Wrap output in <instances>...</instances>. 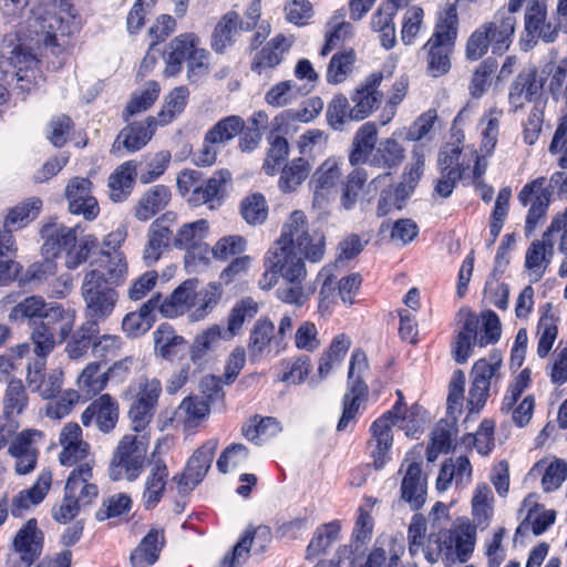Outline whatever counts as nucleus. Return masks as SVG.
<instances>
[{"mask_svg":"<svg viewBox=\"0 0 567 567\" xmlns=\"http://www.w3.org/2000/svg\"><path fill=\"white\" fill-rule=\"evenodd\" d=\"M28 25L31 42L59 55L65 50L68 39L79 30L80 21L70 3L56 4L54 0H48L34 12Z\"/></svg>","mask_w":567,"mask_h":567,"instance_id":"nucleus-1","label":"nucleus"},{"mask_svg":"<svg viewBox=\"0 0 567 567\" xmlns=\"http://www.w3.org/2000/svg\"><path fill=\"white\" fill-rule=\"evenodd\" d=\"M78 229L79 226L68 227L56 221L43 225L41 235L44 239V254L55 256L64 252V265L68 269H76L84 264L96 247L97 238L91 234L78 238Z\"/></svg>","mask_w":567,"mask_h":567,"instance_id":"nucleus-2","label":"nucleus"},{"mask_svg":"<svg viewBox=\"0 0 567 567\" xmlns=\"http://www.w3.org/2000/svg\"><path fill=\"white\" fill-rule=\"evenodd\" d=\"M81 296L85 303V317L89 330L97 332V324L104 322L114 311L118 301V292L103 284V275L99 269H90L84 274Z\"/></svg>","mask_w":567,"mask_h":567,"instance_id":"nucleus-3","label":"nucleus"},{"mask_svg":"<svg viewBox=\"0 0 567 567\" xmlns=\"http://www.w3.org/2000/svg\"><path fill=\"white\" fill-rule=\"evenodd\" d=\"M274 248L298 250L311 261H319L324 255V239L309 233V223L302 210H293L285 221L281 235Z\"/></svg>","mask_w":567,"mask_h":567,"instance_id":"nucleus-4","label":"nucleus"},{"mask_svg":"<svg viewBox=\"0 0 567 567\" xmlns=\"http://www.w3.org/2000/svg\"><path fill=\"white\" fill-rule=\"evenodd\" d=\"M11 322L34 321L38 319L47 320L48 324L61 323L60 336L65 339L75 322V310L64 308L56 302H45L42 297H27L17 303L8 316Z\"/></svg>","mask_w":567,"mask_h":567,"instance_id":"nucleus-5","label":"nucleus"},{"mask_svg":"<svg viewBox=\"0 0 567 567\" xmlns=\"http://www.w3.org/2000/svg\"><path fill=\"white\" fill-rule=\"evenodd\" d=\"M147 434H125L118 442L110 462L112 481H135L142 473L148 451Z\"/></svg>","mask_w":567,"mask_h":567,"instance_id":"nucleus-6","label":"nucleus"},{"mask_svg":"<svg viewBox=\"0 0 567 567\" xmlns=\"http://www.w3.org/2000/svg\"><path fill=\"white\" fill-rule=\"evenodd\" d=\"M502 369L503 357L499 351H493L474 363L467 399L471 413H478L484 408L492 385L502 379Z\"/></svg>","mask_w":567,"mask_h":567,"instance_id":"nucleus-7","label":"nucleus"},{"mask_svg":"<svg viewBox=\"0 0 567 567\" xmlns=\"http://www.w3.org/2000/svg\"><path fill=\"white\" fill-rule=\"evenodd\" d=\"M530 384L532 371L529 368H525L508 383L501 402V413L511 415L512 421L518 427L526 426L534 414L535 396L533 394H527L519 401Z\"/></svg>","mask_w":567,"mask_h":567,"instance_id":"nucleus-8","label":"nucleus"},{"mask_svg":"<svg viewBox=\"0 0 567 567\" xmlns=\"http://www.w3.org/2000/svg\"><path fill=\"white\" fill-rule=\"evenodd\" d=\"M163 58L168 66H185L188 71L210 66V52L200 47L199 38L193 32L175 37L168 43Z\"/></svg>","mask_w":567,"mask_h":567,"instance_id":"nucleus-9","label":"nucleus"},{"mask_svg":"<svg viewBox=\"0 0 567 567\" xmlns=\"http://www.w3.org/2000/svg\"><path fill=\"white\" fill-rule=\"evenodd\" d=\"M399 474L402 476L400 495L401 499L412 511L420 509L426 501L427 482L422 472V456L420 451L412 450L404 456Z\"/></svg>","mask_w":567,"mask_h":567,"instance_id":"nucleus-10","label":"nucleus"},{"mask_svg":"<svg viewBox=\"0 0 567 567\" xmlns=\"http://www.w3.org/2000/svg\"><path fill=\"white\" fill-rule=\"evenodd\" d=\"M546 178L538 177L527 183L518 194V200L523 206H530L524 226L525 235L530 236L539 221L545 218L550 203L551 193L546 186Z\"/></svg>","mask_w":567,"mask_h":567,"instance_id":"nucleus-11","label":"nucleus"},{"mask_svg":"<svg viewBox=\"0 0 567 567\" xmlns=\"http://www.w3.org/2000/svg\"><path fill=\"white\" fill-rule=\"evenodd\" d=\"M341 166L342 162L331 156L316 168L310 179L313 192V207L324 208L334 198L337 186L342 177Z\"/></svg>","mask_w":567,"mask_h":567,"instance_id":"nucleus-12","label":"nucleus"},{"mask_svg":"<svg viewBox=\"0 0 567 567\" xmlns=\"http://www.w3.org/2000/svg\"><path fill=\"white\" fill-rule=\"evenodd\" d=\"M43 535L35 519H29L13 539V551L8 558V567H30L40 556Z\"/></svg>","mask_w":567,"mask_h":567,"instance_id":"nucleus-13","label":"nucleus"},{"mask_svg":"<svg viewBox=\"0 0 567 567\" xmlns=\"http://www.w3.org/2000/svg\"><path fill=\"white\" fill-rule=\"evenodd\" d=\"M176 225L177 216L172 212L162 214L150 225L143 249V261L146 266L156 264L171 241L173 243Z\"/></svg>","mask_w":567,"mask_h":567,"instance_id":"nucleus-14","label":"nucleus"},{"mask_svg":"<svg viewBox=\"0 0 567 567\" xmlns=\"http://www.w3.org/2000/svg\"><path fill=\"white\" fill-rule=\"evenodd\" d=\"M176 225L177 216L172 212L162 214L150 225L143 249V261L146 266L156 264L171 241L173 243Z\"/></svg>","mask_w":567,"mask_h":567,"instance_id":"nucleus-15","label":"nucleus"},{"mask_svg":"<svg viewBox=\"0 0 567 567\" xmlns=\"http://www.w3.org/2000/svg\"><path fill=\"white\" fill-rule=\"evenodd\" d=\"M61 451L59 463L65 467H75L81 463L94 460L90 444L83 440L82 429L78 423L68 422L59 433Z\"/></svg>","mask_w":567,"mask_h":567,"instance_id":"nucleus-16","label":"nucleus"},{"mask_svg":"<svg viewBox=\"0 0 567 567\" xmlns=\"http://www.w3.org/2000/svg\"><path fill=\"white\" fill-rule=\"evenodd\" d=\"M398 412H400V405L392 406L391 410L377 419L370 427L371 439L368 442V450L375 470L383 468L390 461L393 444L391 415Z\"/></svg>","mask_w":567,"mask_h":567,"instance_id":"nucleus-17","label":"nucleus"},{"mask_svg":"<svg viewBox=\"0 0 567 567\" xmlns=\"http://www.w3.org/2000/svg\"><path fill=\"white\" fill-rule=\"evenodd\" d=\"M475 527L468 523H455L444 534L442 550L444 558L453 564L465 563L472 555L475 546Z\"/></svg>","mask_w":567,"mask_h":567,"instance_id":"nucleus-18","label":"nucleus"},{"mask_svg":"<svg viewBox=\"0 0 567 567\" xmlns=\"http://www.w3.org/2000/svg\"><path fill=\"white\" fill-rule=\"evenodd\" d=\"M218 447V440L210 439L198 447L187 463L185 472L177 480L179 494H187L204 480L212 466L213 457Z\"/></svg>","mask_w":567,"mask_h":567,"instance_id":"nucleus-19","label":"nucleus"},{"mask_svg":"<svg viewBox=\"0 0 567 567\" xmlns=\"http://www.w3.org/2000/svg\"><path fill=\"white\" fill-rule=\"evenodd\" d=\"M69 212L94 220L100 214L99 203L92 193V183L85 177H73L65 186Z\"/></svg>","mask_w":567,"mask_h":567,"instance_id":"nucleus-20","label":"nucleus"},{"mask_svg":"<svg viewBox=\"0 0 567 567\" xmlns=\"http://www.w3.org/2000/svg\"><path fill=\"white\" fill-rule=\"evenodd\" d=\"M95 460H90L73 467L69 474L64 492L79 501L83 506L91 505L99 496V487L94 480Z\"/></svg>","mask_w":567,"mask_h":567,"instance_id":"nucleus-21","label":"nucleus"},{"mask_svg":"<svg viewBox=\"0 0 567 567\" xmlns=\"http://www.w3.org/2000/svg\"><path fill=\"white\" fill-rule=\"evenodd\" d=\"M382 73H371L351 95V120L361 121L367 118L381 103L382 93L379 86L383 81Z\"/></svg>","mask_w":567,"mask_h":567,"instance_id":"nucleus-22","label":"nucleus"},{"mask_svg":"<svg viewBox=\"0 0 567 567\" xmlns=\"http://www.w3.org/2000/svg\"><path fill=\"white\" fill-rule=\"evenodd\" d=\"M45 361L37 359L28 365L27 382L32 392L43 399L54 398L62 389L63 372L60 369H52L43 373Z\"/></svg>","mask_w":567,"mask_h":567,"instance_id":"nucleus-23","label":"nucleus"},{"mask_svg":"<svg viewBox=\"0 0 567 567\" xmlns=\"http://www.w3.org/2000/svg\"><path fill=\"white\" fill-rule=\"evenodd\" d=\"M118 420V405L110 394H103L94 400L82 413L81 421L90 426L95 421L101 432L112 431Z\"/></svg>","mask_w":567,"mask_h":567,"instance_id":"nucleus-24","label":"nucleus"},{"mask_svg":"<svg viewBox=\"0 0 567 567\" xmlns=\"http://www.w3.org/2000/svg\"><path fill=\"white\" fill-rule=\"evenodd\" d=\"M154 353L166 360L174 361L187 351L188 341L169 323H161L153 332Z\"/></svg>","mask_w":567,"mask_h":567,"instance_id":"nucleus-25","label":"nucleus"},{"mask_svg":"<svg viewBox=\"0 0 567 567\" xmlns=\"http://www.w3.org/2000/svg\"><path fill=\"white\" fill-rule=\"evenodd\" d=\"M198 281L187 279L182 282L159 306L165 318H177L196 307Z\"/></svg>","mask_w":567,"mask_h":567,"instance_id":"nucleus-26","label":"nucleus"},{"mask_svg":"<svg viewBox=\"0 0 567 567\" xmlns=\"http://www.w3.org/2000/svg\"><path fill=\"white\" fill-rule=\"evenodd\" d=\"M546 0H528L525 13V31L527 35L553 42L558 33L556 25L547 22Z\"/></svg>","mask_w":567,"mask_h":567,"instance_id":"nucleus-27","label":"nucleus"},{"mask_svg":"<svg viewBox=\"0 0 567 567\" xmlns=\"http://www.w3.org/2000/svg\"><path fill=\"white\" fill-rule=\"evenodd\" d=\"M51 470H42L39 473L34 484L30 488L21 491L17 496L13 497L11 504V514L16 517H20L32 506L39 505L48 495L51 488Z\"/></svg>","mask_w":567,"mask_h":567,"instance_id":"nucleus-28","label":"nucleus"},{"mask_svg":"<svg viewBox=\"0 0 567 567\" xmlns=\"http://www.w3.org/2000/svg\"><path fill=\"white\" fill-rule=\"evenodd\" d=\"M157 126L155 116H148L144 122L131 123L121 130L113 147L122 145L127 152H137L151 141Z\"/></svg>","mask_w":567,"mask_h":567,"instance_id":"nucleus-29","label":"nucleus"},{"mask_svg":"<svg viewBox=\"0 0 567 567\" xmlns=\"http://www.w3.org/2000/svg\"><path fill=\"white\" fill-rule=\"evenodd\" d=\"M554 255V240L543 235L542 240H534L525 254V269L532 282H537L544 276Z\"/></svg>","mask_w":567,"mask_h":567,"instance_id":"nucleus-30","label":"nucleus"},{"mask_svg":"<svg viewBox=\"0 0 567 567\" xmlns=\"http://www.w3.org/2000/svg\"><path fill=\"white\" fill-rule=\"evenodd\" d=\"M271 268L279 274L282 281L305 280L307 276L303 259H307L298 250L274 248Z\"/></svg>","mask_w":567,"mask_h":567,"instance_id":"nucleus-31","label":"nucleus"},{"mask_svg":"<svg viewBox=\"0 0 567 567\" xmlns=\"http://www.w3.org/2000/svg\"><path fill=\"white\" fill-rule=\"evenodd\" d=\"M472 480V465L467 457L458 456L456 458L446 460L436 478V489L445 492L454 482L456 487L463 488L470 484Z\"/></svg>","mask_w":567,"mask_h":567,"instance_id":"nucleus-32","label":"nucleus"},{"mask_svg":"<svg viewBox=\"0 0 567 567\" xmlns=\"http://www.w3.org/2000/svg\"><path fill=\"white\" fill-rule=\"evenodd\" d=\"M532 477H542L544 492L558 489L567 477V463L555 456H546L536 462L529 471Z\"/></svg>","mask_w":567,"mask_h":567,"instance_id":"nucleus-33","label":"nucleus"},{"mask_svg":"<svg viewBox=\"0 0 567 567\" xmlns=\"http://www.w3.org/2000/svg\"><path fill=\"white\" fill-rule=\"evenodd\" d=\"M401 131H395L390 137L379 142L369 164L379 168L392 169L399 167L405 158V148L399 142Z\"/></svg>","mask_w":567,"mask_h":567,"instance_id":"nucleus-34","label":"nucleus"},{"mask_svg":"<svg viewBox=\"0 0 567 567\" xmlns=\"http://www.w3.org/2000/svg\"><path fill=\"white\" fill-rule=\"evenodd\" d=\"M275 324L267 318L258 319L249 333L248 351L252 360L276 354Z\"/></svg>","mask_w":567,"mask_h":567,"instance_id":"nucleus-35","label":"nucleus"},{"mask_svg":"<svg viewBox=\"0 0 567 567\" xmlns=\"http://www.w3.org/2000/svg\"><path fill=\"white\" fill-rule=\"evenodd\" d=\"M240 30H245V27L239 14L235 11L227 12L218 21L212 33V49L216 53H225L236 42Z\"/></svg>","mask_w":567,"mask_h":567,"instance_id":"nucleus-36","label":"nucleus"},{"mask_svg":"<svg viewBox=\"0 0 567 567\" xmlns=\"http://www.w3.org/2000/svg\"><path fill=\"white\" fill-rule=\"evenodd\" d=\"M398 401L393 406L400 405V412L392 413L391 422L393 426H398L404 431L406 436H416L422 433L423 425L425 423V411L419 404H414L411 408H406L403 402V394L400 390L396 391Z\"/></svg>","mask_w":567,"mask_h":567,"instance_id":"nucleus-37","label":"nucleus"},{"mask_svg":"<svg viewBox=\"0 0 567 567\" xmlns=\"http://www.w3.org/2000/svg\"><path fill=\"white\" fill-rule=\"evenodd\" d=\"M168 477L166 464L161 460L151 463L144 481L143 504L146 508L155 507L163 497Z\"/></svg>","mask_w":567,"mask_h":567,"instance_id":"nucleus-38","label":"nucleus"},{"mask_svg":"<svg viewBox=\"0 0 567 567\" xmlns=\"http://www.w3.org/2000/svg\"><path fill=\"white\" fill-rule=\"evenodd\" d=\"M158 301L159 295L153 296L137 311L125 315L122 320V328L127 337L137 338L152 328L154 323L153 312L158 306Z\"/></svg>","mask_w":567,"mask_h":567,"instance_id":"nucleus-39","label":"nucleus"},{"mask_svg":"<svg viewBox=\"0 0 567 567\" xmlns=\"http://www.w3.org/2000/svg\"><path fill=\"white\" fill-rule=\"evenodd\" d=\"M494 50L507 49L515 32L516 19L511 12H497L491 22L481 25Z\"/></svg>","mask_w":567,"mask_h":567,"instance_id":"nucleus-40","label":"nucleus"},{"mask_svg":"<svg viewBox=\"0 0 567 567\" xmlns=\"http://www.w3.org/2000/svg\"><path fill=\"white\" fill-rule=\"evenodd\" d=\"M478 324L477 317L472 313L464 319L463 326L452 344V357L458 364L465 363L473 354V348L477 344Z\"/></svg>","mask_w":567,"mask_h":567,"instance_id":"nucleus-41","label":"nucleus"},{"mask_svg":"<svg viewBox=\"0 0 567 567\" xmlns=\"http://www.w3.org/2000/svg\"><path fill=\"white\" fill-rule=\"evenodd\" d=\"M234 337L228 336V330L218 324H213L198 333L189 347L190 361L194 364H202L206 354L213 351L220 340L230 341Z\"/></svg>","mask_w":567,"mask_h":567,"instance_id":"nucleus-42","label":"nucleus"},{"mask_svg":"<svg viewBox=\"0 0 567 567\" xmlns=\"http://www.w3.org/2000/svg\"><path fill=\"white\" fill-rule=\"evenodd\" d=\"M271 542V532L268 526L259 525L247 528L238 543L234 546L235 559L244 561L249 551L262 553Z\"/></svg>","mask_w":567,"mask_h":567,"instance_id":"nucleus-43","label":"nucleus"},{"mask_svg":"<svg viewBox=\"0 0 567 567\" xmlns=\"http://www.w3.org/2000/svg\"><path fill=\"white\" fill-rule=\"evenodd\" d=\"M540 318L537 323V355L546 358L554 347L558 336L557 318L551 313V305L545 303L540 307Z\"/></svg>","mask_w":567,"mask_h":567,"instance_id":"nucleus-44","label":"nucleus"},{"mask_svg":"<svg viewBox=\"0 0 567 567\" xmlns=\"http://www.w3.org/2000/svg\"><path fill=\"white\" fill-rule=\"evenodd\" d=\"M311 167V163L303 156L287 162L280 171L279 189L284 193L296 192L308 178Z\"/></svg>","mask_w":567,"mask_h":567,"instance_id":"nucleus-45","label":"nucleus"},{"mask_svg":"<svg viewBox=\"0 0 567 567\" xmlns=\"http://www.w3.org/2000/svg\"><path fill=\"white\" fill-rule=\"evenodd\" d=\"M164 545V536L157 529H152L141 540L131 554L132 567H150L154 565Z\"/></svg>","mask_w":567,"mask_h":567,"instance_id":"nucleus-46","label":"nucleus"},{"mask_svg":"<svg viewBox=\"0 0 567 567\" xmlns=\"http://www.w3.org/2000/svg\"><path fill=\"white\" fill-rule=\"evenodd\" d=\"M378 141V130L374 123L367 122L359 127L353 138V148L349 161L352 165L359 163H369L371 155L375 150Z\"/></svg>","mask_w":567,"mask_h":567,"instance_id":"nucleus-47","label":"nucleus"},{"mask_svg":"<svg viewBox=\"0 0 567 567\" xmlns=\"http://www.w3.org/2000/svg\"><path fill=\"white\" fill-rule=\"evenodd\" d=\"M171 200V192L164 185H156L148 189L138 199L134 216L142 221L152 218L156 213L164 209Z\"/></svg>","mask_w":567,"mask_h":567,"instance_id":"nucleus-48","label":"nucleus"},{"mask_svg":"<svg viewBox=\"0 0 567 567\" xmlns=\"http://www.w3.org/2000/svg\"><path fill=\"white\" fill-rule=\"evenodd\" d=\"M293 38L286 37L285 34H278L271 41L264 47L254 58V69H272L276 68L284 53H286L292 45Z\"/></svg>","mask_w":567,"mask_h":567,"instance_id":"nucleus-49","label":"nucleus"},{"mask_svg":"<svg viewBox=\"0 0 567 567\" xmlns=\"http://www.w3.org/2000/svg\"><path fill=\"white\" fill-rule=\"evenodd\" d=\"M231 175L227 169H219L205 182H198L192 190L187 202L194 206H200L214 200L220 193L223 186L230 179Z\"/></svg>","mask_w":567,"mask_h":567,"instance_id":"nucleus-50","label":"nucleus"},{"mask_svg":"<svg viewBox=\"0 0 567 567\" xmlns=\"http://www.w3.org/2000/svg\"><path fill=\"white\" fill-rule=\"evenodd\" d=\"M103 257V284L120 286L128 277V262L122 250H102Z\"/></svg>","mask_w":567,"mask_h":567,"instance_id":"nucleus-51","label":"nucleus"},{"mask_svg":"<svg viewBox=\"0 0 567 567\" xmlns=\"http://www.w3.org/2000/svg\"><path fill=\"white\" fill-rule=\"evenodd\" d=\"M136 165L128 161L120 165L109 177L110 196L114 202H123L133 188Z\"/></svg>","mask_w":567,"mask_h":567,"instance_id":"nucleus-52","label":"nucleus"},{"mask_svg":"<svg viewBox=\"0 0 567 567\" xmlns=\"http://www.w3.org/2000/svg\"><path fill=\"white\" fill-rule=\"evenodd\" d=\"M542 87L543 82L536 79V73H519L509 91V104L515 110L522 107L526 102L538 95Z\"/></svg>","mask_w":567,"mask_h":567,"instance_id":"nucleus-53","label":"nucleus"},{"mask_svg":"<svg viewBox=\"0 0 567 567\" xmlns=\"http://www.w3.org/2000/svg\"><path fill=\"white\" fill-rule=\"evenodd\" d=\"M41 207L40 198H28L9 209L2 225L12 230L22 229L39 215Z\"/></svg>","mask_w":567,"mask_h":567,"instance_id":"nucleus-54","label":"nucleus"},{"mask_svg":"<svg viewBox=\"0 0 567 567\" xmlns=\"http://www.w3.org/2000/svg\"><path fill=\"white\" fill-rule=\"evenodd\" d=\"M260 310V302L252 297H244L235 302L227 318L228 336H237L247 320L254 319Z\"/></svg>","mask_w":567,"mask_h":567,"instance_id":"nucleus-55","label":"nucleus"},{"mask_svg":"<svg viewBox=\"0 0 567 567\" xmlns=\"http://www.w3.org/2000/svg\"><path fill=\"white\" fill-rule=\"evenodd\" d=\"M281 432L280 423L271 416H254L243 427L244 436L260 445Z\"/></svg>","mask_w":567,"mask_h":567,"instance_id":"nucleus-56","label":"nucleus"},{"mask_svg":"<svg viewBox=\"0 0 567 567\" xmlns=\"http://www.w3.org/2000/svg\"><path fill=\"white\" fill-rule=\"evenodd\" d=\"M107 380L106 372L101 371V363L90 362L78 377V391L86 399L93 398L103 391Z\"/></svg>","mask_w":567,"mask_h":567,"instance_id":"nucleus-57","label":"nucleus"},{"mask_svg":"<svg viewBox=\"0 0 567 567\" xmlns=\"http://www.w3.org/2000/svg\"><path fill=\"white\" fill-rule=\"evenodd\" d=\"M493 505L494 496L491 487L486 483L478 484L472 497V513L476 525L482 529L489 525L494 514Z\"/></svg>","mask_w":567,"mask_h":567,"instance_id":"nucleus-58","label":"nucleus"},{"mask_svg":"<svg viewBox=\"0 0 567 567\" xmlns=\"http://www.w3.org/2000/svg\"><path fill=\"white\" fill-rule=\"evenodd\" d=\"M159 92V85L154 81L147 82L142 87L134 91L123 111L122 116L124 121L147 111L158 99Z\"/></svg>","mask_w":567,"mask_h":567,"instance_id":"nucleus-59","label":"nucleus"},{"mask_svg":"<svg viewBox=\"0 0 567 567\" xmlns=\"http://www.w3.org/2000/svg\"><path fill=\"white\" fill-rule=\"evenodd\" d=\"M340 533V524L330 522L319 526L306 549V559L315 560L337 542Z\"/></svg>","mask_w":567,"mask_h":567,"instance_id":"nucleus-60","label":"nucleus"},{"mask_svg":"<svg viewBox=\"0 0 567 567\" xmlns=\"http://www.w3.org/2000/svg\"><path fill=\"white\" fill-rule=\"evenodd\" d=\"M457 12L456 8L452 4L446 6L439 12L435 30L431 37V41L435 43H446L454 45L457 35Z\"/></svg>","mask_w":567,"mask_h":567,"instance_id":"nucleus-61","label":"nucleus"},{"mask_svg":"<svg viewBox=\"0 0 567 567\" xmlns=\"http://www.w3.org/2000/svg\"><path fill=\"white\" fill-rule=\"evenodd\" d=\"M209 233V223L206 219H197L183 224L174 235L173 245L178 249H187L204 241Z\"/></svg>","mask_w":567,"mask_h":567,"instance_id":"nucleus-62","label":"nucleus"},{"mask_svg":"<svg viewBox=\"0 0 567 567\" xmlns=\"http://www.w3.org/2000/svg\"><path fill=\"white\" fill-rule=\"evenodd\" d=\"M367 398V385L362 381L349 384V390L343 396V411L337 425L338 431H344L349 423L357 416Z\"/></svg>","mask_w":567,"mask_h":567,"instance_id":"nucleus-63","label":"nucleus"},{"mask_svg":"<svg viewBox=\"0 0 567 567\" xmlns=\"http://www.w3.org/2000/svg\"><path fill=\"white\" fill-rule=\"evenodd\" d=\"M503 116L502 110L497 107H491L482 117V142L480 146V153L484 155H492L497 144L499 123Z\"/></svg>","mask_w":567,"mask_h":567,"instance_id":"nucleus-64","label":"nucleus"}]
</instances>
